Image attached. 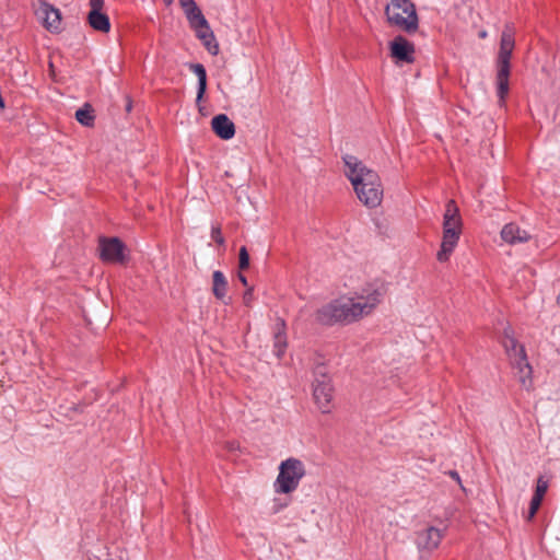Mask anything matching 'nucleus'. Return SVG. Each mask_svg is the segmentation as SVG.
Returning a JSON list of instances; mask_svg holds the SVG:
<instances>
[{
	"label": "nucleus",
	"mask_w": 560,
	"mask_h": 560,
	"mask_svg": "<svg viewBox=\"0 0 560 560\" xmlns=\"http://www.w3.org/2000/svg\"><path fill=\"white\" fill-rule=\"evenodd\" d=\"M382 298L383 292L380 289L369 287L354 298H340L322 306L316 312V320L323 325L355 322L370 315Z\"/></svg>",
	"instance_id": "obj_1"
},
{
	"label": "nucleus",
	"mask_w": 560,
	"mask_h": 560,
	"mask_svg": "<svg viewBox=\"0 0 560 560\" xmlns=\"http://www.w3.org/2000/svg\"><path fill=\"white\" fill-rule=\"evenodd\" d=\"M345 174L353 186L358 199L368 208H376L383 200V185L378 174L366 167L357 156L345 155Z\"/></svg>",
	"instance_id": "obj_2"
},
{
	"label": "nucleus",
	"mask_w": 560,
	"mask_h": 560,
	"mask_svg": "<svg viewBox=\"0 0 560 560\" xmlns=\"http://www.w3.org/2000/svg\"><path fill=\"white\" fill-rule=\"evenodd\" d=\"M515 30L513 24H505L500 40V49L497 59V94L500 102H504L509 93V77L511 69V57L515 47Z\"/></svg>",
	"instance_id": "obj_3"
},
{
	"label": "nucleus",
	"mask_w": 560,
	"mask_h": 560,
	"mask_svg": "<svg viewBox=\"0 0 560 560\" xmlns=\"http://www.w3.org/2000/svg\"><path fill=\"white\" fill-rule=\"evenodd\" d=\"M462 234V218L456 202L451 199L446 202L443 215V238L441 248L436 254L440 262L448 260L451 254L456 247Z\"/></svg>",
	"instance_id": "obj_4"
},
{
	"label": "nucleus",
	"mask_w": 560,
	"mask_h": 560,
	"mask_svg": "<svg viewBox=\"0 0 560 560\" xmlns=\"http://www.w3.org/2000/svg\"><path fill=\"white\" fill-rule=\"evenodd\" d=\"M387 23L407 34L419 28V16L411 0H390L385 7Z\"/></svg>",
	"instance_id": "obj_5"
},
{
	"label": "nucleus",
	"mask_w": 560,
	"mask_h": 560,
	"mask_svg": "<svg viewBox=\"0 0 560 560\" xmlns=\"http://www.w3.org/2000/svg\"><path fill=\"white\" fill-rule=\"evenodd\" d=\"M178 1L182 9L184 10L189 26L195 31L196 36L201 40V43L211 55H217L219 52V45L215 42V37L209 26L208 21L196 4L195 0Z\"/></svg>",
	"instance_id": "obj_6"
},
{
	"label": "nucleus",
	"mask_w": 560,
	"mask_h": 560,
	"mask_svg": "<svg viewBox=\"0 0 560 560\" xmlns=\"http://www.w3.org/2000/svg\"><path fill=\"white\" fill-rule=\"evenodd\" d=\"M305 476L304 464L294 457L283 460L279 466V474L273 483L277 493H291Z\"/></svg>",
	"instance_id": "obj_7"
},
{
	"label": "nucleus",
	"mask_w": 560,
	"mask_h": 560,
	"mask_svg": "<svg viewBox=\"0 0 560 560\" xmlns=\"http://www.w3.org/2000/svg\"><path fill=\"white\" fill-rule=\"evenodd\" d=\"M502 346L511 361V364L517 369L520 382L527 386L530 382L532 366L527 361L525 349L517 342L511 330L506 329L502 338Z\"/></svg>",
	"instance_id": "obj_8"
},
{
	"label": "nucleus",
	"mask_w": 560,
	"mask_h": 560,
	"mask_svg": "<svg viewBox=\"0 0 560 560\" xmlns=\"http://www.w3.org/2000/svg\"><path fill=\"white\" fill-rule=\"evenodd\" d=\"M313 375L314 380L312 386L315 404L322 412H329L334 387L327 366L325 364H317L314 368Z\"/></svg>",
	"instance_id": "obj_9"
},
{
	"label": "nucleus",
	"mask_w": 560,
	"mask_h": 560,
	"mask_svg": "<svg viewBox=\"0 0 560 560\" xmlns=\"http://www.w3.org/2000/svg\"><path fill=\"white\" fill-rule=\"evenodd\" d=\"M444 537V532L438 527L429 526L417 532L416 545L421 559H428L436 550Z\"/></svg>",
	"instance_id": "obj_10"
},
{
	"label": "nucleus",
	"mask_w": 560,
	"mask_h": 560,
	"mask_svg": "<svg viewBox=\"0 0 560 560\" xmlns=\"http://www.w3.org/2000/svg\"><path fill=\"white\" fill-rule=\"evenodd\" d=\"M100 256L103 261L122 264L126 259L125 245L118 237L100 238Z\"/></svg>",
	"instance_id": "obj_11"
},
{
	"label": "nucleus",
	"mask_w": 560,
	"mask_h": 560,
	"mask_svg": "<svg viewBox=\"0 0 560 560\" xmlns=\"http://www.w3.org/2000/svg\"><path fill=\"white\" fill-rule=\"evenodd\" d=\"M90 11L86 20L89 25L96 32L108 33L110 31V20L104 12V0H90Z\"/></svg>",
	"instance_id": "obj_12"
},
{
	"label": "nucleus",
	"mask_w": 560,
	"mask_h": 560,
	"mask_svg": "<svg viewBox=\"0 0 560 560\" xmlns=\"http://www.w3.org/2000/svg\"><path fill=\"white\" fill-rule=\"evenodd\" d=\"M390 56L397 63H412L415 61V45L402 35L396 36L389 43Z\"/></svg>",
	"instance_id": "obj_13"
},
{
	"label": "nucleus",
	"mask_w": 560,
	"mask_h": 560,
	"mask_svg": "<svg viewBox=\"0 0 560 560\" xmlns=\"http://www.w3.org/2000/svg\"><path fill=\"white\" fill-rule=\"evenodd\" d=\"M36 14L49 32L58 33L61 31V13L54 5L42 2Z\"/></svg>",
	"instance_id": "obj_14"
},
{
	"label": "nucleus",
	"mask_w": 560,
	"mask_h": 560,
	"mask_svg": "<svg viewBox=\"0 0 560 560\" xmlns=\"http://www.w3.org/2000/svg\"><path fill=\"white\" fill-rule=\"evenodd\" d=\"M211 127L214 133L223 140L232 139L235 135V125L225 114L214 116Z\"/></svg>",
	"instance_id": "obj_15"
},
{
	"label": "nucleus",
	"mask_w": 560,
	"mask_h": 560,
	"mask_svg": "<svg viewBox=\"0 0 560 560\" xmlns=\"http://www.w3.org/2000/svg\"><path fill=\"white\" fill-rule=\"evenodd\" d=\"M501 238L510 245H515L528 242L530 234L515 223H508L501 230Z\"/></svg>",
	"instance_id": "obj_16"
},
{
	"label": "nucleus",
	"mask_w": 560,
	"mask_h": 560,
	"mask_svg": "<svg viewBox=\"0 0 560 560\" xmlns=\"http://www.w3.org/2000/svg\"><path fill=\"white\" fill-rule=\"evenodd\" d=\"M189 70L198 78L196 104L199 106V110L201 112L202 108L200 106V102L202 101L207 90V71L201 63H190Z\"/></svg>",
	"instance_id": "obj_17"
},
{
	"label": "nucleus",
	"mask_w": 560,
	"mask_h": 560,
	"mask_svg": "<svg viewBox=\"0 0 560 560\" xmlns=\"http://www.w3.org/2000/svg\"><path fill=\"white\" fill-rule=\"evenodd\" d=\"M285 324L282 319H278L275 325L273 332V353L277 358H281L287 349V336L284 332Z\"/></svg>",
	"instance_id": "obj_18"
},
{
	"label": "nucleus",
	"mask_w": 560,
	"mask_h": 560,
	"mask_svg": "<svg viewBox=\"0 0 560 560\" xmlns=\"http://www.w3.org/2000/svg\"><path fill=\"white\" fill-rule=\"evenodd\" d=\"M212 282L213 295L219 300H223L228 291V281L224 273L220 270H215L212 275Z\"/></svg>",
	"instance_id": "obj_19"
},
{
	"label": "nucleus",
	"mask_w": 560,
	"mask_h": 560,
	"mask_svg": "<svg viewBox=\"0 0 560 560\" xmlns=\"http://www.w3.org/2000/svg\"><path fill=\"white\" fill-rule=\"evenodd\" d=\"M93 112L92 106L86 103L75 112V118L81 125L91 127L94 125L95 120Z\"/></svg>",
	"instance_id": "obj_20"
},
{
	"label": "nucleus",
	"mask_w": 560,
	"mask_h": 560,
	"mask_svg": "<svg viewBox=\"0 0 560 560\" xmlns=\"http://www.w3.org/2000/svg\"><path fill=\"white\" fill-rule=\"evenodd\" d=\"M238 267L241 270H245L249 267V254L245 246L240 248L238 253Z\"/></svg>",
	"instance_id": "obj_21"
},
{
	"label": "nucleus",
	"mask_w": 560,
	"mask_h": 560,
	"mask_svg": "<svg viewBox=\"0 0 560 560\" xmlns=\"http://www.w3.org/2000/svg\"><path fill=\"white\" fill-rule=\"evenodd\" d=\"M548 480L545 479L542 476L538 477L534 494L544 498L548 490Z\"/></svg>",
	"instance_id": "obj_22"
},
{
	"label": "nucleus",
	"mask_w": 560,
	"mask_h": 560,
	"mask_svg": "<svg viewBox=\"0 0 560 560\" xmlns=\"http://www.w3.org/2000/svg\"><path fill=\"white\" fill-rule=\"evenodd\" d=\"M544 498L541 497H538V495H533L532 500H530V505H529V511H528V518H533L534 515L536 514V512L538 511L540 504H541V501H542Z\"/></svg>",
	"instance_id": "obj_23"
},
{
	"label": "nucleus",
	"mask_w": 560,
	"mask_h": 560,
	"mask_svg": "<svg viewBox=\"0 0 560 560\" xmlns=\"http://www.w3.org/2000/svg\"><path fill=\"white\" fill-rule=\"evenodd\" d=\"M211 238L217 242L219 245L224 243V238L221 233V229L219 226H212L211 229Z\"/></svg>",
	"instance_id": "obj_24"
},
{
	"label": "nucleus",
	"mask_w": 560,
	"mask_h": 560,
	"mask_svg": "<svg viewBox=\"0 0 560 560\" xmlns=\"http://www.w3.org/2000/svg\"><path fill=\"white\" fill-rule=\"evenodd\" d=\"M254 301V288L248 287L243 294V302L246 306H250Z\"/></svg>",
	"instance_id": "obj_25"
},
{
	"label": "nucleus",
	"mask_w": 560,
	"mask_h": 560,
	"mask_svg": "<svg viewBox=\"0 0 560 560\" xmlns=\"http://www.w3.org/2000/svg\"><path fill=\"white\" fill-rule=\"evenodd\" d=\"M238 280L243 283V285H245V287L248 285L247 278L244 275L240 273Z\"/></svg>",
	"instance_id": "obj_26"
},
{
	"label": "nucleus",
	"mask_w": 560,
	"mask_h": 560,
	"mask_svg": "<svg viewBox=\"0 0 560 560\" xmlns=\"http://www.w3.org/2000/svg\"><path fill=\"white\" fill-rule=\"evenodd\" d=\"M450 476H451L453 479H455L456 481H459V480H460L458 472H457V471H455V470H451V471H450Z\"/></svg>",
	"instance_id": "obj_27"
},
{
	"label": "nucleus",
	"mask_w": 560,
	"mask_h": 560,
	"mask_svg": "<svg viewBox=\"0 0 560 560\" xmlns=\"http://www.w3.org/2000/svg\"><path fill=\"white\" fill-rule=\"evenodd\" d=\"M479 36H480L481 38H485V37L487 36V32H486V31L480 32Z\"/></svg>",
	"instance_id": "obj_28"
},
{
	"label": "nucleus",
	"mask_w": 560,
	"mask_h": 560,
	"mask_svg": "<svg viewBox=\"0 0 560 560\" xmlns=\"http://www.w3.org/2000/svg\"><path fill=\"white\" fill-rule=\"evenodd\" d=\"M127 110L128 112L131 110V104L130 103L127 105Z\"/></svg>",
	"instance_id": "obj_29"
},
{
	"label": "nucleus",
	"mask_w": 560,
	"mask_h": 560,
	"mask_svg": "<svg viewBox=\"0 0 560 560\" xmlns=\"http://www.w3.org/2000/svg\"><path fill=\"white\" fill-rule=\"evenodd\" d=\"M166 2V4H171L173 2V0H164Z\"/></svg>",
	"instance_id": "obj_30"
},
{
	"label": "nucleus",
	"mask_w": 560,
	"mask_h": 560,
	"mask_svg": "<svg viewBox=\"0 0 560 560\" xmlns=\"http://www.w3.org/2000/svg\"><path fill=\"white\" fill-rule=\"evenodd\" d=\"M557 302H558V304L560 305V292H559V295H558V298H557Z\"/></svg>",
	"instance_id": "obj_31"
}]
</instances>
